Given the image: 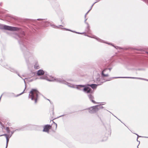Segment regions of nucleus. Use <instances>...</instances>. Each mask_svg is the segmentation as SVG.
Masks as SVG:
<instances>
[{"label":"nucleus","instance_id":"nucleus-17","mask_svg":"<svg viewBox=\"0 0 148 148\" xmlns=\"http://www.w3.org/2000/svg\"><path fill=\"white\" fill-rule=\"evenodd\" d=\"M3 136H6V134H4L3 135ZM2 136H3V135H2ZM1 136H2V135H1Z\"/></svg>","mask_w":148,"mask_h":148},{"label":"nucleus","instance_id":"nucleus-5","mask_svg":"<svg viewBox=\"0 0 148 148\" xmlns=\"http://www.w3.org/2000/svg\"><path fill=\"white\" fill-rule=\"evenodd\" d=\"M108 69H106L103 71L101 73V75L102 76L104 77H108L109 76V75L108 73L106 74L104 73Z\"/></svg>","mask_w":148,"mask_h":148},{"label":"nucleus","instance_id":"nucleus-16","mask_svg":"<svg viewBox=\"0 0 148 148\" xmlns=\"http://www.w3.org/2000/svg\"><path fill=\"white\" fill-rule=\"evenodd\" d=\"M6 139H7V143H8V142L9 139L8 137L6 138Z\"/></svg>","mask_w":148,"mask_h":148},{"label":"nucleus","instance_id":"nucleus-3","mask_svg":"<svg viewBox=\"0 0 148 148\" xmlns=\"http://www.w3.org/2000/svg\"><path fill=\"white\" fill-rule=\"evenodd\" d=\"M3 29L10 31H17L19 30V28L17 27H11L6 25H3Z\"/></svg>","mask_w":148,"mask_h":148},{"label":"nucleus","instance_id":"nucleus-18","mask_svg":"<svg viewBox=\"0 0 148 148\" xmlns=\"http://www.w3.org/2000/svg\"><path fill=\"white\" fill-rule=\"evenodd\" d=\"M55 124L56 125V127H57V124H56V123H55Z\"/></svg>","mask_w":148,"mask_h":148},{"label":"nucleus","instance_id":"nucleus-15","mask_svg":"<svg viewBox=\"0 0 148 148\" xmlns=\"http://www.w3.org/2000/svg\"><path fill=\"white\" fill-rule=\"evenodd\" d=\"M127 78H134V79L138 78H137L134 77H127Z\"/></svg>","mask_w":148,"mask_h":148},{"label":"nucleus","instance_id":"nucleus-7","mask_svg":"<svg viewBox=\"0 0 148 148\" xmlns=\"http://www.w3.org/2000/svg\"><path fill=\"white\" fill-rule=\"evenodd\" d=\"M84 91L86 92L87 93H89L90 92L91 89L89 87H87L85 88H84Z\"/></svg>","mask_w":148,"mask_h":148},{"label":"nucleus","instance_id":"nucleus-6","mask_svg":"<svg viewBox=\"0 0 148 148\" xmlns=\"http://www.w3.org/2000/svg\"><path fill=\"white\" fill-rule=\"evenodd\" d=\"M44 71L42 70H39L37 73V75L38 76L42 75L44 74Z\"/></svg>","mask_w":148,"mask_h":148},{"label":"nucleus","instance_id":"nucleus-10","mask_svg":"<svg viewBox=\"0 0 148 148\" xmlns=\"http://www.w3.org/2000/svg\"><path fill=\"white\" fill-rule=\"evenodd\" d=\"M34 68L36 69H38L39 68V65L38 63H35L34 66Z\"/></svg>","mask_w":148,"mask_h":148},{"label":"nucleus","instance_id":"nucleus-12","mask_svg":"<svg viewBox=\"0 0 148 148\" xmlns=\"http://www.w3.org/2000/svg\"><path fill=\"white\" fill-rule=\"evenodd\" d=\"M6 131H7V132H8V133L10 132V130H9V128L8 127H6Z\"/></svg>","mask_w":148,"mask_h":148},{"label":"nucleus","instance_id":"nucleus-20","mask_svg":"<svg viewBox=\"0 0 148 148\" xmlns=\"http://www.w3.org/2000/svg\"><path fill=\"white\" fill-rule=\"evenodd\" d=\"M139 79H142L141 78H138Z\"/></svg>","mask_w":148,"mask_h":148},{"label":"nucleus","instance_id":"nucleus-19","mask_svg":"<svg viewBox=\"0 0 148 148\" xmlns=\"http://www.w3.org/2000/svg\"><path fill=\"white\" fill-rule=\"evenodd\" d=\"M109 70V72H110L111 71V69H108Z\"/></svg>","mask_w":148,"mask_h":148},{"label":"nucleus","instance_id":"nucleus-1","mask_svg":"<svg viewBox=\"0 0 148 148\" xmlns=\"http://www.w3.org/2000/svg\"><path fill=\"white\" fill-rule=\"evenodd\" d=\"M39 92L35 89H32L30 91L29 97L31 98L32 100H34L35 103H36L38 98Z\"/></svg>","mask_w":148,"mask_h":148},{"label":"nucleus","instance_id":"nucleus-13","mask_svg":"<svg viewBox=\"0 0 148 148\" xmlns=\"http://www.w3.org/2000/svg\"><path fill=\"white\" fill-rule=\"evenodd\" d=\"M0 124L4 128V125L2 123L0 122Z\"/></svg>","mask_w":148,"mask_h":148},{"label":"nucleus","instance_id":"nucleus-9","mask_svg":"<svg viewBox=\"0 0 148 148\" xmlns=\"http://www.w3.org/2000/svg\"><path fill=\"white\" fill-rule=\"evenodd\" d=\"M89 97L90 99L94 103H97L95 101L93 100L94 99V97L92 96L91 95H89Z\"/></svg>","mask_w":148,"mask_h":148},{"label":"nucleus","instance_id":"nucleus-11","mask_svg":"<svg viewBox=\"0 0 148 148\" xmlns=\"http://www.w3.org/2000/svg\"><path fill=\"white\" fill-rule=\"evenodd\" d=\"M50 113L51 114H54L53 112V109L52 108H51L50 109Z\"/></svg>","mask_w":148,"mask_h":148},{"label":"nucleus","instance_id":"nucleus-4","mask_svg":"<svg viewBox=\"0 0 148 148\" xmlns=\"http://www.w3.org/2000/svg\"><path fill=\"white\" fill-rule=\"evenodd\" d=\"M51 128V126L49 125H47L44 127L43 131L49 133V130Z\"/></svg>","mask_w":148,"mask_h":148},{"label":"nucleus","instance_id":"nucleus-8","mask_svg":"<svg viewBox=\"0 0 148 148\" xmlns=\"http://www.w3.org/2000/svg\"><path fill=\"white\" fill-rule=\"evenodd\" d=\"M88 86L91 87L93 89L96 88L97 86V85L95 84H88Z\"/></svg>","mask_w":148,"mask_h":148},{"label":"nucleus","instance_id":"nucleus-14","mask_svg":"<svg viewBox=\"0 0 148 148\" xmlns=\"http://www.w3.org/2000/svg\"><path fill=\"white\" fill-rule=\"evenodd\" d=\"M78 86L80 87H84L85 86L84 85H79Z\"/></svg>","mask_w":148,"mask_h":148},{"label":"nucleus","instance_id":"nucleus-2","mask_svg":"<svg viewBox=\"0 0 148 148\" xmlns=\"http://www.w3.org/2000/svg\"><path fill=\"white\" fill-rule=\"evenodd\" d=\"M103 108V106L101 105L94 106L89 108V112L91 113H93L97 112L99 109Z\"/></svg>","mask_w":148,"mask_h":148}]
</instances>
